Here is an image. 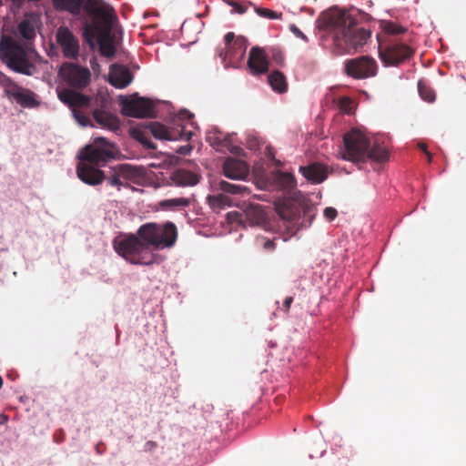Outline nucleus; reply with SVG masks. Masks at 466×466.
I'll list each match as a JSON object with an SVG mask.
<instances>
[{
  "mask_svg": "<svg viewBox=\"0 0 466 466\" xmlns=\"http://www.w3.org/2000/svg\"><path fill=\"white\" fill-rule=\"evenodd\" d=\"M338 212L334 208L329 207L324 209V216L329 221H332L337 217Z\"/></svg>",
  "mask_w": 466,
  "mask_h": 466,
  "instance_id": "a18cd8bd",
  "label": "nucleus"
},
{
  "mask_svg": "<svg viewBox=\"0 0 466 466\" xmlns=\"http://www.w3.org/2000/svg\"><path fill=\"white\" fill-rule=\"evenodd\" d=\"M56 39L66 58L76 59L78 57L80 49L79 41L68 27H58L56 32Z\"/></svg>",
  "mask_w": 466,
  "mask_h": 466,
  "instance_id": "dca6fc26",
  "label": "nucleus"
},
{
  "mask_svg": "<svg viewBox=\"0 0 466 466\" xmlns=\"http://www.w3.org/2000/svg\"><path fill=\"white\" fill-rule=\"evenodd\" d=\"M256 246L263 248L267 252H272L276 248L275 241L265 237H258L256 238Z\"/></svg>",
  "mask_w": 466,
  "mask_h": 466,
  "instance_id": "c9c22d12",
  "label": "nucleus"
},
{
  "mask_svg": "<svg viewBox=\"0 0 466 466\" xmlns=\"http://www.w3.org/2000/svg\"><path fill=\"white\" fill-rule=\"evenodd\" d=\"M345 71L348 76L353 78L363 79L375 76L378 72V65L375 59L362 56L347 60L345 62Z\"/></svg>",
  "mask_w": 466,
  "mask_h": 466,
  "instance_id": "ddd939ff",
  "label": "nucleus"
},
{
  "mask_svg": "<svg viewBox=\"0 0 466 466\" xmlns=\"http://www.w3.org/2000/svg\"><path fill=\"white\" fill-rule=\"evenodd\" d=\"M268 56L264 48L254 46L250 49L248 66L253 75H262L268 70Z\"/></svg>",
  "mask_w": 466,
  "mask_h": 466,
  "instance_id": "f3484780",
  "label": "nucleus"
},
{
  "mask_svg": "<svg viewBox=\"0 0 466 466\" xmlns=\"http://www.w3.org/2000/svg\"><path fill=\"white\" fill-rule=\"evenodd\" d=\"M87 0H52L53 6L56 11H66L73 15H78L81 9H84Z\"/></svg>",
  "mask_w": 466,
  "mask_h": 466,
  "instance_id": "a878e982",
  "label": "nucleus"
},
{
  "mask_svg": "<svg viewBox=\"0 0 466 466\" xmlns=\"http://www.w3.org/2000/svg\"><path fill=\"white\" fill-rule=\"evenodd\" d=\"M121 113L126 116L145 118L156 117L155 106L149 98L141 97L137 94L130 96H120Z\"/></svg>",
  "mask_w": 466,
  "mask_h": 466,
  "instance_id": "9d476101",
  "label": "nucleus"
},
{
  "mask_svg": "<svg viewBox=\"0 0 466 466\" xmlns=\"http://www.w3.org/2000/svg\"><path fill=\"white\" fill-rule=\"evenodd\" d=\"M193 114L188 110H180L174 119V127H167L159 122H151L147 126L148 130L157 139L163 140H185L189 141L192 137V131H187V126L194 127Z\"/></svg>",
  "mask_w": 466,
  "mask_h": 466,
  "instance_id": "423d86ee",
  "label": "nucleus"
},
{
  "mask_svg": "<svg viewBox=\"0 0 466 466\" xmlns=\"http://www.w3.org/2000/svg\"><path fill=\"white\" fill-rule=\"evenodd\" d=\"M414 50L404 43H393L383 49H380V58L385 66H399L410 59Z\"/></svg>",
  "mask_w": 466,
  "mask_h": 466,
  "instance_id": "4468645a",
  "label": "nucleus"
},
{
  "mask_svg": "<svg viewBox=\"0 0 466 466\" xmlns=\"http://www.w3.org/2000/svg\"><path fill=\"white\" fill-rule=\"evenodd\" d=\"M136 235L147 248H172L177 239V228L171 221L162 225L149 222L140 226Z\"/></svg>",
  "mask_w": 466,
  "mask_h": 466,
  "instance_id": "20e7f679",
  "label": "nucleus"
},
{
  "mask_svg": "<svg viewBox=\"0 0 466 466\" xmlns=\"http://www.w3.org/2000/svg\"><path fill=\"white\" fill-rule=\"evenodd\" d=\"M291 31L296 35H298L299 37H301L302 39L306 40L307 37L304 35V34L296 26V25H291Z\"/></svg>",
  "mask_w": 466,
  "mask_h": 466,
  "instance_id": "de8ad7c7",
  "label": "nucleus"
},
{
  "mask_svg": "<svg viewBox=\"0 0 466 466\" xmlns=\"http://www.w3.org/2000/svg\"><path fill=\"white\" fill-rule=\"evenodd\" d=\"M191 201L187 198H176L164 199L158 202V207L163 210H178L188 207Z\"/></svg>",
  "mask_w": 466,
  "mask_h": 466,
  "instance_id": "c85d7f7f",
  "label": "nucleus"
},
{
  "mask_svg": "<svg viewBox=\"0 0 466 466\" xmlns=\"http://www.w3.org/2000/svg\"><path fill=\"white\" fill-rule=\"evenodd\" d=\"M58 98L69 107L72 108L74 116L77 122L86 127L91 124V120L78 108L88 106L90 98L79 92L68 88L57 89Z\"/></svg>",
  "mask_w": 466,
  "mask_h": 466,
  "instance_id": "f8f14e48",
  "label": "nucleus"
},
{
  "mask_svg": "<svg viewBox=\"0 0 466 466\" xmlns=\"http://www.w3.org/2000/svg\"><path fill=\"white\" fill-rule=\"evenodd\" d=\"M224 59L228 60L232 66L238 65L245 56L247 49V41L243 36H235L233 32H228L225 35Z\"/></svg>",
  "mask_w": 466,
  "mask_h": 466,
  "instance_id": "2eb2a0df",
  "label": "nucleus"
},
{
  "mask_svg": "<svg viewBox=\"0 0 466 466\" xmlns=\"http://www.w3.org/2000/svg\"><path fill=\"white\" fill-rule=\"evenodd\" d=\"M418 147H419L421 151H423L425 154H426V152H429V151H428V149H427V145H426V144H424V143H419V144H418Z\"/></svg>",
  "mask_w": 466,
  "mask_h": 466,
  "instance_id": "8fccbe9b",
  "label": "nucleus"
},
{
  "mask_svg": "<svg viewBox=\"0 0 466 466\" xmlns=\"http://www.w3.org/2000/svg\"><path fill=\"white\" fill-rule=\"evenodd\" d=\"M425 155L427 156L428 162L431 163V161H432V154L431 152H426Z\"/></svg>",
  "mask_w": 466,
  "mask_h": 466,
  "instance_id": "3c124183",
  "label": "nucleus"
},
{
  "mask_svg": "<svg viewBox=\"0 0 466 466\" xmlns=\"http://www.w3.org/2000/svg\"><path fill=\"white\" fill-rule=\"evenodd\" d=\"M228 5L232 6L233 12L238 14H244L247 12V7L243 6L240 3L237 2L236 0H223Z\"/></svg>",
  "mask_w": 466,
  "mask_h": 466,
  "instance_id": "c03bdc74",
  "label": "nucleus"
},
{
  "mask_svg": "<svg viewBox=\"0 0 466 466\" xmlns=\"http://www.w3.org/2000/svg\"><path fill=\"white\" fill-rule=\"evenodd\" d=\"M274 181L282 189L291 190L297 186L296 178L292 174L279 170L275 173Z\"/></svg>",
  "mask_w": 466,
  "mask_h": 466,
  "instance_id": "cd10ccee",
  "label": "nucleus"
},
{
  "mask_svg": "<svg viewBox=\"0 0 466 466\" xmlns=\"http://www.w3.org/2000/svg\"><path fill=\"white\" fill-rule=\"evenodd\" d=\"M133 80L130 70L121 65L114 64L110 66L108 82L116 88L127 87Z\"/></svg>",
  "mask_w": 466,
  "mask_h": 466,
  "instance_id": "6ab92c4d",
  "label": "nucleus"
},
{
  "mask_svg": "<svg viewBox=\"0 0 466 466\" xmlns=\"http://www.w3.org/2000/svg\"><path fill=\"white\" fill-rule=\"evenodd\" d=\"M210 204L217 205L218 207L230 205V198L225 194H218L214 196H208V198Z\"/></svg>",
  "mask_w": 466,
  "mask_h": 466,
  "instance_id": "4c0bfd02",
  "label": "nucleus"
},
{
  "mask_svg": "<svg viewBox=\"0 0 466 466\" xmlns=\"http://www.w3.org/2000/svg\"><path fill=\"white\" fill-rule=\"evenodd\" d=\"M293 302L292 297H287L283 303V309L288 312L290 309L291 303Z\"/></svg>",
  "mask_w": 466,
  "mask_h": 466,
  "instance_id": "49530a36",
  "label": "nucleus"
},
{
  "mask_svg": "<svg viewBox=\"0 0 466 466\" xmlns=\"http://www.w3.org/2000/svg\"><path fill=\"white\" fill-rule=\"evenodd\" d=\"M339 109L347 114H350L352 109V100L350 97L342 96L339 99Z\"/></svg>",
  "mask_w": 466,
  "mask_h": 466,
  "instance_id": "37998d69",
  "label": "nucleus"
},
{
  "mask_svg": "<svg viewBox=\"0 0 466 466\" xmlns=\"http://www.w3.org/2000/svg\"><path fill=\"white\" fill-rule=\"evenodd\" d=\"M190 149H191V147H187V146H186V147H179V149L177 150V152H178L179 154L187 155V154H188V152L190 151Z\"/></svg>",
  "mask_w": 466,
  "mask_h": 466,
  "instance_id": "09e8293b",
  "label": "nucleus"
},
{
  "mask_svg": "<svg viewBox=\"0 0 466 466\" xmlns=\"http://www.w3.org/2000/svg\"><path fill=\"white\" fill-rule=\"evenodd\" d=\"M0 56L3 63L15 73L32 76L36 70L28 50L12 36H1Z\"/></svg>",
  "mask_w": 466,
  "mask_h": 466,
  "instance_id": "7ed1b4c3",
  "label": "nucleus"
},
{
  "mask_svg": "<svg viewBox=\"0 0 466 466\" xmlns=\"http://www.w3.org/2000/svg\"><path fill=\"white\" fill-rule=\"evenodd\" d=\"M113 247L119 256L132 264L150 265L154 262L155 255L136 234L115 238Z\"/></svg>",
  "mask_w": 466,
  "mask_h": 466,
  "instance_id": "39448f33",
  "label": "nucleus"
},
{
  "mask_svg": "<svg viewBox=\"0 0 466 466\" xmlns=\"http://www.w3.org/2000/svg\"><path fill=\"white\" fill-rule=\"evenodd\" d=\"M268 82L271 88L277 93L282 94L288 90L287 78L285 75L279 70H274L268 76Z\"/></svg>",
  "mask_w": 466,
  "mask_h": 466,
  "instance_id": "bb28decb",
  "label": "nucleus"
},
{
  "mask_svg": "<svg viewBox=\"0 0 466 466\" xmlns=\"http://www.w3.org/2000/svg\"><path fill=\"white\" fill-rule=\"evenodd\" d=\"M84 11L87 18L83 22V36L87 44L96 40L100 55L112 58L116 55L113 20L116 18L114 8L103 0H87Z\"/></svg>",
  "mask_w": 466,
  "mask_h": 466,
  "instance_id": "f257e3e1",
  "label": "nucleus"
},
{
  "mask_svg": "<svg viewBox=\"0 0 466 466\" xmlns=\"http://www.w3.org/2000/svg\"><path fill=\"white\" fill-rule=\"evenodd\" d=\"M18 32L22 37L27 40H31L35 36V25L28 18H25L19 23Z\"/></svg>",
  "mask_w": 466,
  "mask_h": 466,
  "instance_id": "2f4dec72",
  "label": "nucleus"
},
{
  "mask_svg": "<svg viewBox=\"0 0 466 466\" xmlns=\"http://www.w3.org/2000/svg\"><path fill=\"white\" fill-rule=\"evenodd\" d=\"M256 13L259 16L264 17V18H268V19H280L282 17L281 13H278L276 11H273V10H270L268 8H263V7H257Z\"/></svg>",
  "mask_w": 466,
  "mask_h": 466,
  "instance_id": "58836bf2",
  "label": "nucleus"
},
{
  "mask_svg": "<svg viewBox=\"0 0 466 466\" xmlns=\"http://www.w3.org/2000/svg\"><path fill=\"white\" fill-rule=\"evenodd\" d=\"M323 24L329 29L336 56L352 54L363 46L370 32L358 27L356 17L346 10H330L323 15Z\"/></svg>",
  "mask_w": 466,
  "mask_h": 466,
  "instance_id": "f03ea898",
  "label": "nucleus"
},
{
  "mask_svg": "<svg viewBox=\"0 0 466 466\" xmlns=\"http://www.w3.org/2000/svg\"><path fill=\"white\" fill-rule=\"evenodd\" d=\"M218 188L223 193H228V194H232V195H243L244 193H246L248 191V188L244 186L232 184V183H229L225 180H221L218 183Z\"/></svg>",
  "mask_w": 466,
  "mask_h": 466,
  "instance_id": "72a5a7b5",
  "label": "nucleus"
},
{
  "mask_svg": "<svg viewBox=\"0 0 466 466\" xmlns=\"http://www.w3.org/2000/svg\"><path fill=\"white\" fill-rule=\"evenodd\" d=\"M269 56L274 63L278 66H284L285 56L283 51L278 46H272L268 50Z\"/></svg>",
  "mask_w": 466,
  "mask_h": 466,
  "instance_id": "e433bc0d",
  "label": "nucleus"
},
{
  "mask_svg": "<svg viewBox=\"0 0 466 466\" xmlns=\"http://www.w3.org/2000/svg\"><path fill=\"white\" fill-rule=\"evenodd\" d=\"M418 90L420 97L424 101L431 103L435 100L436 96L434 90L424 80H419Z\"/></svg>",
  "mask_w": 466,
  "mask_h": 466,
  "instance_id": "f704fd0d",
  "label": "nucleus"
},
{
  "mask_svg": "<svg viewBox=\"0 0 466 466\" xmlns=\"http://www.w3.org/2000/svg\"><path fill=\"white\" fill-rule=\"evenodd\" d=\"M170 180L176 186L193 187V186H196L199 182L200 176L192 171L179 168V169L175 170L171 174Z\"/></svg>",
  "mask_w": 466,
  "mask_h": 466,
  "instance_id": "b1692460",
  "label": "nucleus"
},
{
  "mask_svg": "<svg viewBox=\"0 0 466 466\" xmlns=\"http://www.w3.org/2000/svg\"><path fill=\"white\" fill-rule=\"evenodd\" d=\"M370 147L369 137L360 129L352 128L343 136L341 158L351 162H365Z\"/></svg>",
  "mask_w": 466,
  "mask_h": 466,
  "instance_id": "0eeeda50",
  "label": "nucleus"
},
{
  "mask_svg": "<svg viewBox=\"0 0 466 466\" xmlns=\"http://www.w3.org/2000/svg\"><path fill=\"white\" fill-rule=\"evenodd\" d=\"M218 188L223 193H228V194H232V195H243L244 193H246L248 191V188L244 186L232 184V183H229L225 180H221L218 183Z\"/></svg>",
  "mask_w": 466,
  "mask_h": 466,
  "instance_id": "473e14b6",
  "label": "nucleus"
},
{
  "mask_svg": "<svg viewBox=\"0 0 466 466\" xmlns=\"http://www.w3.org/2000/svg\"><path fill=\"white\" fill-rule=\"evenodd\" d=\"M135 138L139 141L145 147L148 149H155V144L142 132V131H135L134 132Z\"/></svg>",
  "mask_w": 466,
  "mask_h": 466,
  "instance_id": "ea45409f",
  "label": "nucleus"
},
{
  "mask_svg": "<svg viewBox=\"0 0 466 466\" xmlns=\"http://www.w3.org/2000/svg\"><path fill=\"white\" fill-rule=\"evenodd\" d=\"M107 181L111 186L117 187L118 190L121 186L126 185L116 168H114V173L107 178Z\"/></svg>",
  "mask_w": 466,
  "mask_h": 466,
  "instance_id": "79ce46f5",
  "label": "nucleus"
},
{
  "mask_svg": "<svg viewBox=\"0 0 466 466\" xmlns=\"http://www.w3.org/2000/svg\"><path fill=\"white\" fill-rule=\"evenodd\" d=\"M384 31L390 35H398L405 32V28L392 22H387L384 25Z\"/></svg>",
  "mask_w": 466,
  "mask_h": 466,
  "instance_id": "a19ab883",
  "label": "nucleus"
},
{
  "mask_svg": "<svg viewBox=\"0 0 466 466\" xmlns=\"http://www.w3.org/2000/svg\"><path fill=\"white\" fill-rule=\"evenodd\" d=\"M58 76L62 81L73 91L85 89L91 81V72L86 67L72 62L61 65Z\"/></svg>",
  "mask_w": 466,
  "mask_h": 466,
  "instance_id": "1a4fd4ad",
  "label": "nucleus"
},
{
  "mask_svg": "<svg viewBox=\"0 0 466 466\" xmlns=\"http://www.w3.org/2000/svg\"><path fill=\"white\" fill-rule=\"evenodd\" d=\"M389 158V151L386 147L380 145H374L370 147L368 150L367 159L377 162H384Z\"/></svg>",
  "mask_w": 466,
  "mask_h": 466,
  "instance_id": "c756f323",
  "label": "nucleus"
},
{
  "mask_svg": "<svg viewBox=\"0 0 466 466\" xmlns=\"http://www.w3.org/2000/svg\"><path fill=\"white\" fill-rule=\"evenodd\" d=\"M6 421H7V417H6V416H5V415H2V419H1L0 423H5V422H6Z\"/></svg>",
  "mask_w": 466,
  "mask_h": 466,
  "instance_id": "864d4df0",
  "label": "nucleus"
},
{
  "mask_svg": "<svg viewBox=\"0 0 466 466\" xmlns=\"http://www.w3.org/2000/svg\"><path fill=\"white\" fill-rule=\"evenodd\" d=\"M276 164H277L278 166H280V165H281L280 161H277V162H276Z\"/></svg>",
  "mask_w": 466,
  "mask_h": 466,
  "instance_id": "4d7b16f0",
  "label": "nucleus"
},
{
  "mask_svg": "<svg viewBox=\"0 0 466 466\" xmlns=\"http://www.w3.org/2000/svg\"><path fill=\"white\" fill-rule=\"evenodd\" d=\"M2 386H3V379H2V377L0 376V389L2 388Z\"/></svg>",
  "mask_w": 466,
  "mask_h": 466,
  "instance_id": "5fc2aeb1",
  "label": "nucleus"
},
{
  "mask_svg": "<svg viewBox=\"0 0 466 466\" xmlns=\"http://www.w3.org/2000/svg\"><path fill=\"white\" fill-rule=\"evenodd\" d=\"M0 86L4 88L5 96L15 100L23 107H35L38 106L33 91L20 86L10 76L0 71Z\"/></svg>",
  "mask_w": 466,
  "mask_h": 466,
  "instance_id": "9b49d317",
  "label": "nucleus"
},
{
  "mask_svg": "<svg viewBox=\"0 0 466 466\" xmlns=\"http://www.w3.org/2000/svg\"><path fill=\"white\" fill-rule=\"evenodd\" d=\"M78 178L90 186H96L105 180L104 172L88 163L79 162L76 166Z\"/></svg>",
  "mask_w": 466,
  "mask_h": 466,
  "instance_id": "a211bd4d",
  "label": "nucleus"
},
{
  "mask_svg": "<svg viewBox=\"0 0 466 466\" xmlns=\"http://www.w3.org/2000/svg\"><path fill=\"white\" fill-rule=\"evenodd\" d=\"M116 156V147L113 143L105 137H98L94 139L93 145L86 146L79 154L80 162L91 166H102Z\"/></svg>",
  "mask_w": 466,
  "mask_h": 466,
  "instance_id": "6e6552de",
  "label": "nucleus"
},
{
  "mask_svg": "<svg viewBox=\"0 0 466 466\" xmlns=\"http://www.w3.org/2000/svg\"><path fill=\"white\" fill-rule=\"evenodd\" d=\"M245 218L250 226H261L267 222L264 208L258 204H249L245 209Z\"/></svg>",
  "mask_w": 466,
  "mask_h": 466,
  "instance_id": "393cba45",
  "label": "nucleus"
},
{
  "mask_svg": "<svg viewBox=\"0 0 466 466\" xmlns=\"http://www.w3.org/2000/svg\"><path fill=\"white\" fill-rule=\"evenodd\" d=\"M147 445H150V447H153V446H155V443L152 441H149V442H147Z\"/></svg>",
  "mask_w": 466,
  "mask_h": 466,
  "instance_id": "6e6d98bb",
  "label": "nucleus"
},
{
  "mask_svg": "<svg viewBox=\"0 0 466 466\" xmlns=\"http://www.w3.org/2000/svg\"><path fill=\"white\" fill-rule=\"evenodd\" d=\"M14 4L15 5H21L25 0H12Z\"/></svg>",
  "mask_w": 466,
  "mask_h": 466,
  "instance_id": "603ef678",
  "label": "nucleus"
},
{
  "mask_svg": "<svg viewBox=\"0 0 466 466\" xmlns=\"http://www.w3.org/2000/svg\"><path fill=\"white\" fill-rule=\"evenodd\" d=\"M93 118L102 128H107L111 131H116L120 127V121L118 117L116 115L103 109H94Z\"/></svg>",
  "mask_w": 466,
  "mask_h": 466,
  "instance_id": "5701e85b",
  "label": "nucleus"
},
{
  "mask_svg": "<svg viewBox=\"0 0 466 466\" xmlns=\"http://www.w3.org/2000/svg\"><path fill=\"white\" fill-rule=\"evenodd\" d=\"M115 168L117 170L119 176L122 177L126 185H127L128 180H131L138 176L137 169L129 164H120L117 165Z\"/></svg>",
  "mask_w": 466,
  "mask_h": 466,
  "instance_id": "7c9ffc66",
  "label": "nucleus"
},
{
  "mask_svg": "<svg viewBox=\"0 0 466 466\" xmlns=\"http://www.w3.org/2000/svg\"><path fill=\"white\" fill-rule=\"evenodd\" d=\"M299 172L313 184L322 183L328 177L327 167L318 162L299 167Z\"/></svg>",
  "mask_w": 466,
  "mask_h": 466,
  "instance_id": "412c9836",
  "label": "nucleus"
},
{
  "mask_svg": "<svg viewBox=\"0 0 466 466\" xmlns=\"http://www.w3.org/2000/svg\"><path fill=\"white\" fill-rule=\"evenodd\" d=\"M223 173L230 179H244L248 174V166L243 160L228 157L223 164Z\"/></svg>",
  "mask_w": 466,
  "mask_h": 466,
  "instance_id": "aec40b11",
  "label": "nucleus"
},
{
  "mask_svg": "<svg viewBox=\"0 0 466 466\" xmlns=\"http://www.w3.org/2000/svg\"><path fill=\"white\" fill-rule=\"evenodd\" d=\"M207 142L217 150L229 148L232 144V137L225 134L217 127H212L207 132Z\"/></svg>",
  "mask_w": 466,
  "mask_h": 466,
  "instance_id": "4be33fe9",
  "label": "nucleus"
}]
</instances>
